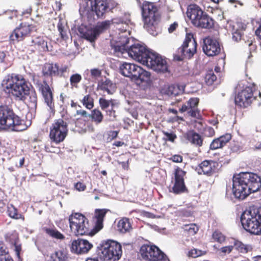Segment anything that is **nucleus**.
<instances>
[{
  "mask_svg": "<svg viewBox=\"0 0 261 261\" xmlns=\"http://www.w3.org/2000/svg\"><path fill=\"white\" fill-rule=\"evenodd\" d=\"M2 86L6 93L12 94L17 100L23 101L31 109H36L37 94L34 91L30 90L22 75L9 74L4 77Z\"/></svg>",
  "mask_w": 261,
  "mask_h": 261,
  "instance_id": "1",
  "label": "nucleus"
},
{
  "mask_svg": "<svg viewBox=\"0 0 261 261\" xmlns=\"http://www.w3.org/2000/svg\"><path fill=\"white\" fill-rule=\"evenodd\" d=\"M261 187V179L251 172H241L233 177L232 192L236 198L244 199Z\"/></svg>",
  "mask_w": 261,
  "mask_h": 261,
  "instance_id": "2",
  "label": "nucleus"
},
{
  "mask_svg": "<svg viewBox=\"0 0 261 261\" xmlns=\"http://www.w3.org/2000/svg\"><path fill=\"white\" fill-rule=\"evenodd\" d=\"M120 40L111 41L110 44L114 53L118 57H125L127 55L132 58L143 64L151 51L146 47L139 43L132 45L128 47L129 38L126 36H120Z\"/></svg>",
  "mask_w": 261,
  "mask_h": 261,
  "instance_id": "3",
  "label": "nucleus"
},
{
  "mask_svg": "<svg viewBox=\"0 0 261 261\" xmlns=\"http://www.w3.org/2000/svg\"><path fill=\"white\" fill-rule=\"evenodd\" d=\"M27 126L23 121L7 106L0 107V129L20 132Z\"/></svg>",
  "mask_w": 261,
  "mask_h": 261,
  "instance_id": "4",
  "label": "nucleus"
},
{
  "mask_svg": "<svg viewBox=\"0 0 261 261\" xmlns=\"http://www.w3.org/2000/svg\"><path fill=\"white\" fill-rule=\"evenodd\" d=\"M241 222L247 231L256 235L261 234V208L252 207L244 212Z\"/></svg>",
  "mask_w": 261,
  "mask_h": 261,
  "instance_id": "5",
  "label": "nucleus"
},
{
  "mask_svg": "<svg viewBox=\"0 0 261 261\" xmlns=\"http://www.w3.org/2000/svg\"><path fill=\"white\" fill-rule=\"evenodd\" d=\"M144 28L153 36L157 35L156 28L159 18L158 9L152 3L144 2L142 7Z\"/></svg>",
  "mask_w": 261,
  "mask_h": 261,
  "instance_id": "6",
  "label": "nucleus"
},
{
  "mask_svg": "<svg viewBox=\"0 0 261 261\" xmlns=\"http://www.w3.org/2000/svg\"><path fill=\"white\" fill-rule=\"evenodd\" d=\"M120 72L129 77L137 84L147 83L150 81V74L136 64L123 62L119 66Z\"/></svg>",
  "mask_w": 261,
  "mask_h": 261,
  "instance_id": "7",
  "label": "nucleus"
},
{
  "mask_svg": "<svg viewBox=\"0 0 261 261\" xmlns=\"http://www.w3.org/2000/svg\"><path fill=\"white\" fill-rule=\"evenodd\" d=\"M70 227L75 236L89 234L91 229L87 219L80 213H72L68 218Z\"/></svg>",
  "mask_w": 261,
  "mask_h": 261,
  "instance_id": "8",
  "label": "nucleus"
},
{
  "mask_svg": "<svg viewBox=\"0 0 261 261\" xmlns=\"http://www.w3.org/2000/svg\"><path fill=\"white\" fill-rule=\"evenodd\" d=\"M121 255V245L116 241L109 240L104 245L99 254V258L100 260L105 261H116L120 258Z\"/></svg>",
  "mask_w": 261,
  "mask_h": 261,
  "instance_id": "9",
  "label": "nucleus"
},
{
  "mask_svg": "<svg viewBox=\"0 0 261 261\" xmlns=\"http://www.w3.org/2000/svg\"><path fill=\"white\" fill-rule=\"evenodd\" d=\"M67 123L62 119L55 120L50 128L49 137L56 143L63 142L68 133Z\"/></svg>",
  "mask_w": 261,
  "mask_h": 261,
  "instance_id": "10",
  "label": "nucleus"
},
{
  "mask_svg": "<svg viewBox=\"0 0 261 261\" xmlns=\"http://www.w3.org/2000/svg\"><path fill=\"white\" fill-rule=\"evenodd\" d=\"M142 257L149 261H166V255L155 246H142L140 249Z\"/></svg>",
  "mask_w": 261,
  "mask_h": 261,
  "instance_id": "11",
  "label": "nucleus"
},
{
  "mask_svg": "<svg viewBox=\"0 0 261 261\" xmlns=\"http://www.w3.org/2000/svg\"><path fill=\"white\" fill-rule=\"evenodd\" d=\"M143 65L156 72H166L168 70L166 61L155 53L150 52Z\"/></svg>",
  "mask_w": 261,
  "mask_h": 261,
  "instance_id": "12",
  "label": "nucleus"
},
{
  "mask_svg": "<svg viewBox=\"0 0 261 261\" xmlns=\"http://www.w3.org/2000/svg\"><path fill=\"white\" fill-rule=\"evenodd\" d=\"M111 25H112L111 21L110 20H107L98 22L93 29L87 30L85 32H82L81 31L80 32L83 38L93 43L99 34L109 29Z\"/></svg>",
  "mask_w": 261,
  "mask_h": 261,
  "instance_id": "13",
  "label": "nucleus"
},
{
  "mask_svg": "<svg viewBox=\"0 0 261 261\" xmlns=\"http://www.w3.org/2000/svg\"><path fill=\"white\" fill-rule=\"evenodd\" d=\"M197 43L193 34L188 33L182 47L178 49L183 58L190 59L196 52Z\"/></svg>",
  "mask_w": 261,
  "mask_h": 261,
  "instance_id": "14",
  "label": "nucleus"
},
{
  "mask_svg": "<svg viewBox=\"0 0 261 261\" xmlns=\"http://www.w3.org/2000/svg\"><path fill=\"white\" fill-rule=\"evenodd\" d=\"M36 85L39 90L41 92L44 101L49 108L50 112H54L55 105L53 101V94L49 85L45 81H37Z\"/></svg>",
  "mask_w": 261,
  "mask_h": 261,
  "instance_id": "15",
  "label": "nucleus"
},
{
  "mask_svg": "<svg viewBox=\"0 0 261 261\" xmlns=\"http://www.w3.org/2000/svg\"><path fill=\"white\" fill-rule=\"evenodd\" d=\"M202 49L207 56H214L220 53L221 47L217 40L207 37L203 39Z\"/></svg>",
  "mask_w": 261,
  "mask_h": 261,
  "instance_id": "16",
  "label": "nucleus"
},
{
  "mask_svg": "<svg viewBox=\"0 0 261 261\" xmlns=\"http://www.w3.org/2000/svg\"><path fill=\"white\" fill-rule=\"evenodd\" d=\"M254 99L252 88L246 87L236 96L235 103L240 107L245 108L249 106Z\"/></svg>",
  "mask_w": 261,
  "mask_h": 261,
  "instance_id": "17",
  "label": "nucleus"
},
{
  "mask_svg": "<svg viewBox=\"0 0 261 261\" xmlns=\"http://www.w3.org/2000/svg\"><path fill=\"white\" fill-rule=\"evenodd\" d=\"M206 13L196 5H190L187 12V16L191 20L192 24L198 28L200 24V21L202 20L204 15Z\"/></svg>",
  "mask_w": 261,
  "mask_h": 261,
  "instance_id": "18",
  "label": "nucleus"
},
{
  "mask_svg": "<svg viewBox=\"0 0 261 261\" xmlns=\"http://www.w3.org/2000/svg\"><path fill=\"white\" fill-rule=\"evenodd\" d=\"M198 102L199 99L197 98H190L187 103L182 105L179 111L181 113L187 112L189 116L200 120L201 116L197 108Z\"/></svg>",
  "mask_w": 261,
  "mask_h": 261,
  "instance_id": "19",
  "label": "nucleus"
},
{
  "mask_svg": "<svg viewBox=\"0 0 261 261\" xmlns=\"http://www.w3.org/2000/svg\"><path fill=\"white\" fill-rule=\"evenodd\" d=\"M68 69V67L66 65L59 67L57 64H46L43 68V73L44 75L62 77L65 76Z\"/></svg>",
  "mask_w": 261,
  "mask_h": 261,
  "instance_id": "20",
  "label": "nucleus"
},
{
  "mask_svg": "<svg viewBox=\"0 0 261 261\" xmlns=\"http://www.w3.org/2000/svg\"><path fill=\"white\" fill-rule=\"evenodd\" d=\"M92 247L93 245L88 241L79 239L72 242L70 249L73 253L82 254L88 253Z\"/></svg>",
  "mask_w": 261,
  "mask_h": 261,
  "instance_id": "21",
  "label": "nucleus"
},
{
  "mask_svg": "<svg viewBox=\"0 0 261 261\" xmlns=\"http://www.w3.org/2000/svg\"><path fill=\"white\" fill-rule=\"evenodd\" d=\"M87 7L94 11L98 17H102L107 12V0H85Z\"/></svg>",
  "mask_w": 261,
  "mask_h": 261,
  "instance_id": "22",
  "label": "nucleus"
},
{
  "mask_svg": "<svg viewBox=\"0 0 261 261\" xmlns=\"http://www.w3.org/2000/svg\"><path fill=\"white\" fill-rule=\"evenodd\" d=\"M185 175V172L180 169H177L175 172L174 184L172 188L173 193L180 194L187 191L184 179Z\"/></svg>",
  "mask_w": 261,
  "mask_h": 261,
  "instance_id": "23",
  "label": "nucleus"
},
{
  "mask_svg": "<svg viewBox=\"0 0 261 261\" xmlns=\"http://www.w3.org/2000/svg\"><path fill=\"white\" fill-rule=\"evenodd\" d=\"M30 32V26L21 24L16 28L10 36V38L13 41H21L24 39Z\"/></svg>",
  "mask_w": 261,
  "mask_h": 261,
  "instance_id": "24",
  "label": "nucleus"
},
{
  "mask_svg": "<svg viewBox=\"0 0 261 261\" xmlns=\"http://www.w3.org/2000/svg\"><path fill=\"white\" fill-rule=\"evenodd\" d=\"M217 165V163L212 161H204L199 164L197 170L199 174L211 175L215 172Z\"/></svg>",
  "mask_w": 261,
  "mask_h": 261,
  "instance_id": "25",
  "label": "nucleus"
},
{
  "mask_svg": "<svg viewBox=\"0 0 261 261\" xmlns=\"http://www.w3.org/2000/svg\"><path fill=\"white\" fill-rule=\"evenodd\" d=\"M111 24L118 25L117 29L121 32H126L128 29V24L130 22V16L128 14H125L123 17L114 18L111 20Z\"/></svg>",
  "mask_w": 261,
  "mask_h": 261,
  "instance_id": "26",
  "label": "nucleus"
},
{
  "mask_svg": "<svg viewBox=\"0 0 261 261\" xmlns=\"http://www.w3.org/2000/svg\"><path fill=\"white\" fill-rule=\"evenodd\" d=\"M183 90L182 87L180 88L178 85H165L161 89V92L163 95L171 96L177 95L182 93Z\"/></svg>",
  "mask_w": 261,
  "mask_h": 261,
  "instance_id": "27",
  "label": "nucleus"
},
{
  "mask_svg": "<svg viewBox=\"0 0 261 261\" xmlns=\"http://www.w3.org/2000/svg\"><path fill=\"white\" fill-rule=\"evenodd\" d=\"M231 138L230 134H226L224 136L214 139L210 144V149L215 150L222 148L231 139Z\"/></svg>",
  "mask_w": 261,
  "mask_h": 261,
  "instance_id": "28",
  "label": "nucleus"
},
{
  "mask_svg": "<svg viewBox=\"0 0 261 261\" xmlns=\"http://www.w3.org/2000/svg\"><path fill=\"white\" fill-rule=\"evenodd\" d=\"M132 229L130 223L128 219L123 218L120 220L117 224V230L121 233H125Z\"/></svg>",
  "mask_w": 261,
  "mask_h": 261,
  "instance_id": "29",
  "label": "nucleus"
},
{
  "mask_svg": "<svg viewBox=\"0 0 261 261\" xmlns=\"http://www.w3.org/2000/svg\"><path fill=\"white\" fill-rule=\"evenodd\" d=\"M107 212L108 210L106 209L96 210L95 211L96 227L98 230L101 229L103 227V218L105 217Z\"/></svg>",
  "mask_w": 261,
  "mask_h": 261,
  "instance_id": "30",
  "label": "nucleus"
},
{
  "mask_svg": "<svg viewBox=\"0 0 261 261\" xmlns=\"http://www.w3.org/2000/svg\"><path fill=\"white\" fill-rule=\"evenodd\" d=\"M115 87V85L109 80H106L98 85V88L100 90L106 91L110 95L114 93Z\"/></svg>",
  "mask_w": 261,
  "mask_h": 261,
  "instance_id": "31",
  "label": "nucleus"
},
{
  "mask_svg": "<svg viewBox=\"0 0 261 261\" xmlns=\"http://www.w3.org/2000/svg\"><path fill=\"white\" fill-rule=\"evenodd\" d=\"M214 21L207 13L204 15L202 20L200 21V24L198 28L202 29H211L214 27Z\"/></svg>",
  "mask_w": 261,
  "mask_h": 261,
  "instance_id": "32",
  "label": "nucleus"
},
{
  "mask_svg": "<svg viewBox=\"0 0 261 261\" xmlns=\"http://www.w3.org/2000/svg\"><path fill=\"white\" fill-rule=\"evenodd\" d=\"M32 42L40 51H44L49 50L47 42L41 38H37L33 40Z\"/></svg>",
  "mask_w": 261,
  "mask_h": 261,
  "instance_id": "33",
  "label": "nucleus"
},
{
  "mask_svg": "<svg viewBox=\"0 0 261 261\" xmlns=\"http://www.w3.org/2000/svg\"><path fill=\"white\" fill-rule=\"evenodd\" d=\"M188 139L191 143L197 146H201L202 145V139L201 136L196 133L192 132L189 134Z\"/></svg>",
  "mask_w": 261,
  "mask_h": 261,
  "instance_id": "34",
  "label": "nucleus"
},
{
  "mask_svg": "<svg viewBox=\"0 0 261 261\" xmlns=\"http://www.w3.org/2000/svg\"><path fill=\"white\" fill-rule=\"evenodd\" d=\"M88 116L96 124L100 123L102 122L103 117L102 113L97 109L93 110L91 112V114H89Z\"/></svg>",
  "mask_w": 261,
  "mask_h": 261,
  "instance_id": "35",
  "label": "nucleus"
},
{
  "mask_svg": "<svg viewBox=\"0 0 261 261\" xmlns=\"http://www.w3.org/2000/svg\"><path fill=\"white\" fill-rule=\"evenodd\" d=\"M184 229V233L187 234L189 236H193L196 233L198 230V227L195 224H190L185 225L182 227Z\"/></svg>",
  "mask_w": 261,
  "mask_h": 261,
  "instance_id": "36",
  "label": "nucleus"
},
{
  "mask_svg": "<svg viewBox=\"0 0 261 261\" xmlns=\"http://www.w3.org/2000/svg\"><path fill=\"white\" fill-rule=\"evenodd\" d=\"M216 79L217 76L213 70H208L205 74V81L208 85H212Z\"/></svg>",
  "mask_w": 261,
  "mask_h": 261,
  "instance_id": "37",
  "label": "nucleus"
},
{
  "mask_svg": "<svg viewBox=\"0 0 261 261\" xmlns=\"http://www.w3.org/2000/svg\"><path fill=\"white\" fill-rule=\"evenodd\" d=\"M46 232L48 235L55 239L63 240L64 238L63 234L56 229H46Z\"/></svg>",
  "mask_w": 261,
  "mask_h": 261,
  "instance_id": "38",
  "label": "nucleus"
},
{
  "mask_svg": "<svg viewBox=\"0 0 261 261\" xmlns=\"http://www.w3.org/2000/svg\"><path fill=\"white\" fill-rule=\"evenodd\" d=\"M82 102L83 105L88 109H91L93 107V99L89 95L85 96Z\"/></svg>",
  "mask_w": 261,
  "mask_h": 261,
  "instance_id": "39",
  "label": "nucleus"
},
{
  "mask_svg": "<svg viewBox=\"0 0 261 261\" xmlns=\"http://www.w3.org/2000/svg\"><path fill=\"white\" fill-rule=\"evenodd\" d=\"M82 80V76L80 74L75 73L72 75L70 77V85L72 87H77V85Z\"/></svg>",
  "mask_w": 261,
  "mask_h": 261,
  "instance_id": "40",
  "label": "nucleus"
},
{
  "mask_svg": "<svg viewBox=\"0 0 261 261\" xmlns=\"http://www.w3.org/2000/svg\"><path fill=\"white\" fill-rule=\"evenodd\" d=\"M8 213L9 216L10 217L16 219L19 218L17 211L16 208L13 206V205H11L10 206L8 207Z\"/></svg>",
  "mask_w": 261,
  "mask_h": 261,
  "instance_id": "41",
  "label": "nucleus"
},
{
  "mask_svg": "<svg viewBox=\"0 0 261 261\" xmlns=\"http://www.w3.org/2000/svg\"><path fill=\"white\" fill-rule=\"evenodd\" d=\"M213 239L220 243L225 241V237L220 231H215L213 234Z\"/></svg>",
  "mask_w": 261,
  "mask_h": 261,
  "instance_id": "42",
  "label": "nucleus"
},
{
  "mask_svg": "<svg viewBox=\"0 0 261 261\" xmlns=\"http://www.w3.org/2000/svg\"><path fill=\"white\" fill-rule=\"evenodd\" d=\"M58 29L59 32H60L61 38L64 40L68 39L66 31L64 29V27L63 25L60 21L58 24Z\"/></svg>",
  "mask_w": 261,
  "mask_h": 261,
  "instance_id": "43",
  "label": "nucleus"
},
{
  "mask_svg": "<svg viewBox=\"0 0 261 261\" xmlns=\"http://www.w3.org/2000/svg\"><path fill=\"white\" fill-rule=\"evenodd\" d=\"M109 104L110 106H111V109L109 112H107V114H109L108 113L109 112V115L111 116L113 115V118H115V111H114L113 109L116 107H118V102L117 101V100L115 99H110L109 100Z\"/></svg>",
  "mask_w": 261,
  "mask_h": 261,
  "instance_id": "44",
  "label": "nucleus"
},
{
  "mask_svg": "<svg viewBox=\"0 0 261 261\" xmlns=\"http://www.w3.org/2000/svg\"><path fill=\"white\" fill-rule=\"evenodd\" d=\"M234 246L241 252L246 253L247 252V249L245 245L240 242H236L234 244Z\"/></svg>",
  "mask_w": 261,
  "mask_h": 261,
  "instance_id": "45",
  "label": "nucleus"
},
{
  "mask_svg": "<svg viewBox=\"0 0 261 261\" xmlns=\"http://www.w3.org/2000/svg\"><path fill=\"white\" fill-rule=\"evenodd\" d=\"M246 28V25L241 22H237L233 27V30L241 31L242 33H243V31L245 30Z\"/></svg>",
  "mask_w": 261,
  "mask_h": 261,
  "instance_id": "46",
  "label": "nucleus"
},
{
  "mask_svg": "<svg viewBox=\"0 0 261 261\" xmlns=\"http://www.w3.org/2000/svg\"><path fill=\"white\" fill-rule=\"evenodd\" d=\"M99 103L102 110H106L110 106L109 100H107L103 98H100L99 99Z\"/></svg>",
  "mask_w": 261,
  "mask_h": 261,
  "instance_id": "47",
  "label": "nucleus"
},
{
  "mask_svg": "<svg viewBox=\"0 0 261 261\" xmlns=\"http://www.w3.org/2000/svg\"><path fill=\"white\" fill-rule=\"evenodd\" d=\"M243 34V33H242L241 31L234 30L233 29L232 39L236 41H238L242 39Z\"/></svg>",
  "mask_w": 261,
  "mask_h": 261,
  "instance_id": "48",
  "label": "nucleus"
},
{
  "mask_svg": "<svg viewBox=\"0 0 261 261\" xmlns=\"http://www.w3.org/2000/svg\"><path fill=\"white\" fill-rule=\"evenodd\" d=\"M202 254V251L197 249H193L189 252V255L193 258L199 256Z\"/></svg>",
  "mask_w": 261,
  "mask_h": 261,
  "instance_id": "49",
  "label": "nucleus"
},
{
  "mask_svg": "<svg viewBox=\"0 0 261 261\" xmlns=\"http://www.w3.org/2000/svg\"><path fill=\"white\" fill-rule=\"evenodd\" d=\"M107 12L108 11H111L116 6L117 4L114 0H107Z\"/></svg>",
  "mask_w": 261,
  "mask_h": 261,
  "instance_id": "50",
  "label": "nucleus"
},
{
  "mask_svg": "<svg viewBox=\"0 0 261 261\" xmlns=\"http://www.w3.org/2000/svg\"><path fill=\"white\" fill-rule=\"evenodd\" d=\"M91 74L92 77L93 78H97L101 76V71L97 68H94L91 70Z\"/></svg>",
  "mask_w": 261,
  "mask_h": 261,
  "instance_id": "51",
  "label": "nucleus"
},
{
  "mask_svg": "<svg viewBox=\"0 0 261 261\" xmlns=\"http://www.w3.org/2000/svg\"><path fill=\"white\" fill-rule=\"evenodd\" d=\"M233 248V246L230 245L223 247L220 249V250L224 254H228L231 252Z\"/></svg>",
  "mask_w": 261,
  "mask_h": 261,
  "instance_id": "52",
  "label": "nucleus"
},
{
  "mask_svg": "<svg viewBox=\"0 0 261 261\" xmlns=\"http://www.w3.org/2000/svg\"><path fill=\"white\" fill-rule=\"evenodd\" d=\"M74 187L79 191H83L86 189V186L84 184L78 182L74 185Z\"/></svg>",
  "mask_w": 261,
  "mask_h": 261,
  "instance_id": "53",
  "label": "nucleus"
},
{
  "mask_svg": "<svg viewBox=\"0 0 261 261\" xmlns=\"http://www.w3.org/2000/svg\"><path fill=\"white\" fill-rule=\"evenodd\" d=\"M163 134L167 137V140L171 142H173L174 139L176 138V135L172 133L163 132Z\"/></svg>",
  "mask_w": 261,
  "mask_h": 261,
  "instance_id": "54",
  "label": "nucleus"
},
{
  "mask_svg": "<svg viewBox=\"0 0 261 261\" xmlns=\"http://www.w3.org/2000/svg\"><path fill=\"white\" fill-rule=\"evenodd\" d=\"M6 255H8V254L6 250V248L3 245L0 244V258H2V256L5 257V256Z\"/></svg>",
  "mask_w": 261,
  "mask_h": 261,
  "instance_id": "55",
  "label": "nucleus"
},
{
  "mask_svg": "<svg viewBox=\"0 0 261 261\" xmlns=\"http://www.w3.org/2000/svg\"><path fill=\"white\" fill-rule=\"evenodd\" d=\"M178 24L176 22H174L172 24H171L169 28H168V32L170 33H171L173 32L177 28Z\"/></svg>",
  "mask_w": 261,
  "mask_h": 261,
  "instance_id": "56",
  "label": "nucleus"
},
{
  "mask_svg": "<svg viewBox=\"0 0 261 261\" xmlns=\"http://www.w3.org/2000/svg\"><path fill=\"white\" fill-rule=\"evenodd\" d=\"M258 27L255 31V34L260 39H261V19L258 22Z\"/></svg>",
  "mask_w": 261,
  "mask_h": 261,
  "instance_id": "57",
  "label": "nucleus"
},
{
  "mask_svg": "<svg viewBox=\"0 0 261 261\" xmlns=\"http://www.w3.org/2000/svg\"><path fill=\"white\" fill-rule=\"evenodd\" d=\"M205 134L206 135L213 136L214 134V130L211 127H207L205 129Z\"/></svg>",
  "mask_w": 261,
  "mask_h": 261,
  "instance_id": "58",
  "label": "nucleus"
},
{
  "mask_svg": "<svg viewBox=\"0 0 261 261\" xmlns=\"http://www.w3.org/2000/svg\"><path fill=\"white\" fill-rule=\"evenodd\" d=\"M182 160V156L179 155H175L172 156V161L174 162L180 163Z\"/></svg>",
  "mask_w": 261,
  "mask_h": 261,
  "instance_id": "59",
  "label": "nucleus"
},
{
  "mask_svg": "<svg viewBox=\"0 0 261 261\" xmlns=\"http://www.w3.org/2000/svg\"><path fill=\"white\" fill-rule=\"evenodd\" d=\"M5 256V257L2 256V258H0V261H13L12 258L11 257H10V256L9 254L6 255Z\"/></svg>",
  "mask_w": 261,
  "mask_h": 261,
  "instance_id": "60",
  "label": "nucleus"
},
{
  "mask_svg": "<svg viewBox=\"0 0 261 261\" xmlns=\"http://www.w3.org/2000/svg\"><path fill=\"white\" fill-rule=\"evenodd\" d=\"M195 128H197L198 130H202L203 129V124L201 122H197L196 121V124L195 125Z\"/></svg>",
  "mask_w": 261,
  "mask_h": 261,
  "instance_id": "61",
  "label": "nucleus"
},
{
  "mask_svg": "<svg viewBox=\"0 0 261 261\" xmlns=\"http://www.w3.org/2000/svg\"><path fill=\"white\" fill-rule=\"evenodd\" d=\"M6 54L3 51H0V62L3 63L5 61Z\"/></svg>",
  "mask_w": 261,
  "mask_h": 261,
  "instance_id": "62",
  "label": "nucleus"
},
{
  "mask_svg": "<svg viewBox=\"0 0 261 261\" xmlns=\"http://www.w3.org/2000/svg\"><path fill=\"white\" fill-rule=\"evenodd\" d=\"M76 113H77V114L81 115L83 116H85V117L87 116V113L86 111L85 110L77 111Z\"/></svg>",
  "mask_w": 261,
  "mask_h": 261,
  "instance_id": "63",
  "label": "nucleus"
},
{
  "mask_svg": "<svg viewBox=\"0 0 261 261\" xmlns=\"http://www.w3.org/2000/svg\"><path fill=\"white\" fill-rule=\"evenodd\" d=\"M119 164L121 165L122 168L124 169H127L128 168V164L127 162H119Z\"/></svg>",
  "mask_w": 261,
  "mask_h": 261,
  "instance_id": "64",
  "label": "nucleus"
}]
</instances>
